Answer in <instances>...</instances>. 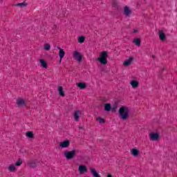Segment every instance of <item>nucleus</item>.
Returning <instances> with one entry per match:
<instances>
[{"label": "nucleus", "mask_w": 177, "mask_h": 177, "mask_svg": "<svg viewBox=\"0 0 177 177\" xmlns=\"http://www.w3.org/2000/svg\"><path fill=\"white\" fill-rule=\"evenodd\" d=\"M152 57H153V59H154V57H156L154 55H152Z\"/></svg>", "instance_id": "obj_32"}, {"label": "nucleus", "mask_w": 177, "mask_h": 177, "mask_svg": "<svg viewBox=\"0 0 177 177\" xmlns=\"http://www.w3.org/2000/svg\"><path fill=\"white\" fill-rule=\"evenodd\" d=\"M78 42L80 44H84V42H85V37L84 36L80 37L78 39Z\"/></svg>", "instance_id": "obj_24"}, {"label": "nucleus", "mask_w": 177, "mask_h": 177, "mask_svg": "<svg viewBox=\"0 0 177 177\" xmlns=\"http://www.w3.org/2000/svg\"><path fill=\"white\" fill-rule=\"evenodd\" d=\"M158 138H160V135L157 133H151L149 134V138L151 140H158Z\"/></svg>", "instance_id": "obj_9"}, {"label": "nucleus", "mask_w": 177, "mask_h": 177, "mask_svg": "<svg viewBox=\"0 0 177 177\" xmlns=\"http://www.w3.org/2000/svg\"><path fill=\"white\" fill-rule=\"evenodd\" d=\"M167 37L165 36V33L162 30L159 31V38L160 41H165V38Z\"/></svg>", "instance_id": "obj_11"}, {"label": "nucleus", "mask_w": 177, "mask_h": 177, "mask_svg": "<svg viewBox=\"0 0 177 177\" xmlns=\"http://www.w3.org/2000/svg\"><path fill=\"white\" fill-rule=\"evenodd\" d=\"M17 106H24V104H26V101H24V99L18 98L17 100Z\"/></svg>", "instance_id": "obj_10"}, {"label": "nucleus", "mask_w": 177, "mask_h": 177, "mask_svg": "<svg viewBox=\"0 0 177 177\" xmlns=\"http://www.w3.org/2000/svg\"><path fill=\"white\" fill-rule=\"evenodd\" d=\"M131 153L132 156H133V157H137V156L139 155V150H138L136 149H133L131 150Z\"/></svg>", "instance_id": "obj_16"}, {"label": "nucleus", "mask_w": 177, "mask_h": 177, "mask_svg": "<svg viewBox=\"0 0 177 177\" xmlns=\"http://www.w3.org/2000/svg\"><path fill=\"white\" fill-rule=\"evenodd\" d=\"M57 49H59V63H62V61L63 60V57H64V55H66V52H64V50H63L62 48L59 46L57 47Z\"/></svg>", "instance_id": "obj_6"}, {"label": "nucleus", "mask_w": 177, "mask_h": 177, "mask_svg": "<svg viewBox=\"0 0 177 177\" xmlns=\"http://www.w3.org/2000/svg\"><path fill=\"white\" fill-rule=\"evenodd\" d=\"M58 93L60 96H66V95L64 94V91H63L62 86L58 87Z\"/></svg>", "instance_id": "obj_17"}, {"label": "nucleus", "mask_w": 177, "mask_h": 177, "mask_svg": "<svg viewBox=\"0 0 177 177\" xmlns=\"http://www.w3.org/2000/svg\"><path fill=\"white\" fill-rule=\"evenodd\" d=\"M107 51H102L100 55L98 62H100L101 64H104V66H106V64H107Z\"/></svg>", "instance_id": "obj_2"}, {"label": "nucleus", "mask_w": 177, "mask_h": 177, "mask_svg": "<svg viewBox=\"0 0 177 177\" xmlns=\"http://www.w3.org/2000/svg\"><path fill=\"white\" fill-rule=\"evenodd\" d=\"M124 13L126 16H129L132 12L127 6L124 7Z\"/></svg>", "instance_id": "obj_14"}, {"label": "nucleus", "mask_w": 177, "mask_h": 177, "mask_svg": "<svg viewBox=\"0 0 177 177\" xmlns=\"http://www.w3.org/2000/svg\"><path fill=\"white\" fill-rule=\"evenodd\" d=\"M80 129H82V127H80Z\"/></svg>", "instance_id": "obj_33"}, {"label": "nucleus", "mask_w": 177, "mask_h": 177, "mask_svg": "<svg viewBox=\"0 0 177 177\" xmlns=\"http://www.w3.org/2000/svg\"><path fill=\"white\" fill-rule=\"evenodd\" d=\"M130 84L131 85L132 88H138V86H139V82L136 80H132L130 82Z\"/></svg>", "instance_id": "obj_13"}, {"label": "nucleus", "mask_w": 177, "mask_h": 177, "mask_svg": "<svg viewBox=\"0 0 177 177\" xmlns=\"http://www.w3.org/2000/svg\"><path fill=\"white\" fill-rule=\"evenodd\" d=\"M78 171L81 175L82 174H85V172H88V168H86V166L85 165H80L78 167Z\"/></svg>", "instance_id": "obj_5"}, {"label": "nucleus", "mask_w": 177, "mask_h": 177, "mask_svg": "<svg viewBox=\"0 0 177 177\" xmlns=\"http://www.w3.org/2000/svg\"><path fill=\"white\" fill-rule=\"evenodd\" d=\"M90 172L92 174L93 176L94 177H100V176H99V174H97L96 170H95V169H93V167L90 168Z\"/></svg>", "instance_id": "obj_12"}, {"label": "nucleus", "mask_w": 177, "mask_h": 177, "mask_svg": "<svg viewBox=\"0 0 177 177\" xmlns=\"http://www.w3.org/2000/svg\"><path fill=\"white\" fill-rule=\"evenodd\" d=\"M111 110V104L107 103L104 104V111H110Z\"/></svg>", "instance_id": "obj_20"}, {"label": "nucleus", "mask_w": 177, "mask_h": 177, "mask_svg": "<svg viewBox=\"0 0 177 177\" xmlns=\"http://www.w3.org/2000/svg\"><path fill=\"white\" fill-rule=\"evenodd\" d=\"M8 171H10V172H15V171H16V167H15V165H10L8 166Z\"/></svg>", "instance_id": "obj_21"}, {"label": "nucleus", "mask_w": 177, "mask_h": 177, "mask_svg": "<svg viewBox=\"0 0 177 177\" xmlns=\"http://www.w3.org/2000/svg\"><path fill=\"white\" fill-rule=\"evenodd\" d=\"M97 120V121H99L100 124H104V122H105L104 119H103L102 118H99Z\"/></svg>", "instance_id": "obj_27"}, {"label": "nucleus", "mask_w": 177, "mask_h": 177, "mask_svg": "<svg viewBox=\"0 0 177 177\" xmlns=\"http://www.w3.org/2000/svg\"><path fill=\"white\" fill-rule=\"evenodd\" d=\"M118 3L117 1H113L112 3L113 8H117Z\"/></svg>", "instance_id": "obj_29"}, {"label": "nucleus", "mask_w": 177, "mask_h": 177, "mask_svg": "<svg viewBox=\"0 0 177 177\" xmlns=\"http://www.w3.org/2000/svg\"><path fill=\"white\" fill-rule=\"evenodd\" d=\"M21 164H23V160H21V158L18 159L17 162H15L16 167H20V165H21Z\"/></svg>", "instance_id": "obj_25"}, {"label": "nucleus", "mask_w": 177, "mask_h": 177, "mask_svg": "<svg viewBox=\"0 0 177 177\" xmlns=\"http://www.w3.org/2000/svg\"><path fill=\"white\" fill-rule=\"evenodd\" d=\"M40 64L41 67H43L44 68H48V64L46 63V62H45V60L40 59Z\"/></svg>", "instance_id": "obj_18"}, {"label": "nucleus", "mask_w": 177, "mask_h": 177, "mask_svg": "<svg viewBox=\"0 0 177 177\" xmlns=\"http://www.w3.org/2000/svg\"><path fill=\"white\" fill-rule=\"evenodd\" d=\"M118 113L121 120H128L129 117V108L122 106L120 108Z\"/></svg>", "instance_id": "obj_1"}, {"label": "nucleus", "mask_w": 177, "mask_h": 177, "mask_svg": "<svg viewBox=\"0 0 177 177\" xmlns=\"http://www.w3.org/2000/svg\"><path fill=\"white\" fill-rule=\"evenodd\" d=\"M133 32H138V30L134 29Z\"/></svg>", "instance_id": "obj_31"}, {"label": "nucleus", "mask_w": 177, "mask_h": 177, "mask_svg": "<svg viewBox=\"0 0 177 177\" xmlns=\"http://www.w3.org/2000/svg\"><path fill=\"white\" fill-rule=\"evenodd\" d=\"M70 146V141L64 140V142H59V147L62 149H67Z\"/></svg>", "instance_id": "obj_8"}, {"label": "nucleus", "mask_w": 177, "mask_h": 177, "mask_svg": "<svg viewBox=\"0 0 177 177\" xmlns=\"http://www.w3.org/2000/svg\"><path fill=\"white\" fill-rule=\"evenodd\" d=\"M80 115H81V111H80V110L75 111V112L73 113V118H74L75 121H76V122L80 121Z\"/></svg>", "instance_id": "obj_7"}, {"label": "nucleus", "mask_w": 177, "mask_h": 177, "mask_svg": "<svg viewBox=\"0 0 177 177\" xmlns=\"http://www.w3.org/2000/svg\"><path fill=\"white\" fill-rule=\"evenodd\" d=\"M106 177H113L111 174H108Z\"/></svg>", "instance_id": "obj_30"}, {"label": "nucleus", "mask_w": 177, "mask_h": 177, "mask_svg": "<svg viewBox=\"0 0 177 177\" xmlns=\"http://www.w3.org/2000/svg\"><path fill=\"white\" fill-rule=\"evenodd\" d=\"M27 138H30V139H32L34 138V133L32 131H28L26 132Z\"/></svg>", "instance_id": "obj_23"}, {"label": "nucleus", "mask_w": 177, "mask_h": 177, "mask_svg": "<svg viewBox=\"0 0 177 177\" xmlns=\"http://www.w3.org/2000/svg\"><path fill=\"white\" fill-rule=\"evenodd\" d=\"M44 49L45 50H49L50 49V45H49V44H46L44 45Z\"/></svg>", "instance_id": "obj_26"}, {"label": "nucleus", "mask_w": 177, "mask_h": 177, "mask_svg": "<svg viewBox=\"0 0 177 177\" xmlns=\"http://www.w3.org/2000/svg\"><path fill=\"white\" fill-rule=\"evenodd\" d=\"M133 44H135L136 46H140V39L136 38L133 41Z\"/></svg>", "instance_id": "obj_19"}, {"label": "nucleus", "mask_w": 177, "mask_h": 177, "mask_svg": "<svg viewBox=\"0 0 177 177\" xmlns=\"http://www.w3.org/2000/svg\"><path fill=\"white\" fill-rule=\"evenodd\" d=\"M133 58L130 57L129 59L126 60L124 63H123V66H129V64H131L132 60Z\"/></svg>", "instance_id": "obj_22"}, {"label": "nucleus", "mask_w": 177, "mask_h": 177, "mask_svg": "<svg viewBox=\"0 0 177 177\" xmlns=\"http://www.w3.org/2000/svg\"><path fill=\"white\" fill-rule=\"evenodd\" d=\"M73 59H75V60H77V62H82V55H81L80 52L75 51L73 53Z\"/></svg>", "instance_id": "obj_4"}, {"label": "nucleus", "mask_w": 177, "mask_h": 177, "mask_svg": "<svg viewBox=\"0 0 177 177\" xmlns=\"http://www.w3.org/2000/svg\"><path fill=\"white\" fill-rule=\"evenodd\" d=\"M75 153H77L75 150L69 151L65 152L64 156L67 160H72L75 156Z\"/></svg>", "instance_id": "obj_3"}, {"label": "nucleus", "mask_w": 177, "mask_h": 177, "mask_svg": "<svg viewBox=\"0 0 177 177\" xmlns=\"http://www.w3.org/2000/svg\"><path fill=\"white\" fill-rule=\"evenodd\" d=\"M76 85L80 88V89H85L86 88V84H85V83L79 82L77 83Z\"/></svg>", "instance_id": "obj_15"}, {"label": "nucleus", "mask_w": 177, "mask_h": 177, "mask_svg": "<svg viewBox=\"0 0 177 177\" xmlns=\"http://www.w3.org/2000/svg\"><path fill=\"white\" fill-rule=\"evenodd\" d=\"M16 6H20V8H24V6H26V3H19L16 4Z\"/></svg>", "instance_id": "obj_28"}]
</instances>
